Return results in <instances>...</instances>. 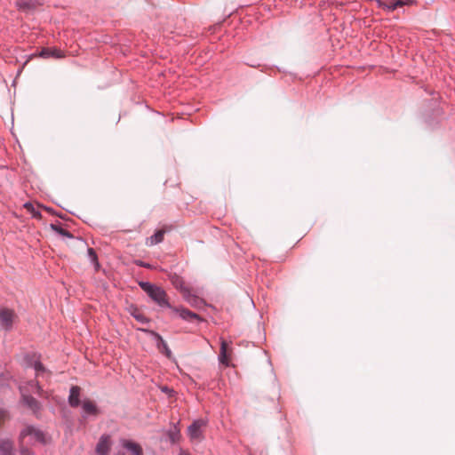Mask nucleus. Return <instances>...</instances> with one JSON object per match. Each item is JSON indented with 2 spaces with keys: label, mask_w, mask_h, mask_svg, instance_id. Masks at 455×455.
Masks as SVG:
<instances>
[{
  "label": "nucleus",
  "mask_w": 455,
  "mask_h": 455,
  "mask_svg": "<svg viewBox=\"0 0 455 455\" xmlns=\"http://www.w3.org/2000/svg\"><path fill=\"white\" fill-rule=\"evenodd\" d=\"M139 286L160 307L172 308L168 301L167 294L162 287L146 281L140 282Z\"/></svg>",
  "instance_id": "1"
},
{
  "label": "nucleus",
  "mask_w": 455,
  "mask_h": 455,
  "mask_svg": "<svg viewBox=\"0 0 455 455\" xmlns=\"http://www.w3.org/2000/svg\"><path fill=\"white\" fill-rule=\"evenodd\" d=\"M19 439L20 443L21 455L30 454V451L28 448L24 447V443H45L44 434L41 430L36 429L32 426L25 427L20 432Z\"/></svg>",
  "instance_id": "2"
},
{
  "label": "nucleus",
  "mask_w": 455,
  "mask_h": 455,
  "mask_svg": "<svg viewBox=\"0 0 455 455\" xmlns=\"http://www.w3.org/2000/svg\"><path fill=\"white\" fill-rule=\"evenodd\" d=\"M17 315L9 308L0 309V329L4 331H10L17 321Z\"/></svg>",
  "instance_id": "3"
},
{
  "label": "nucleus",
  "mask_w": 455,
  "mask_h": 455,
  "mask_svg": "<svg viewBox=\"0 0 455 455\" xmlns=\"http://www.w3.org/2000/svg\"><path fill=\"white\" fill-rule=\"evenodd\" d=\"M180 291L182 292L184 299L192 307H202L204 305V299L192 294L189 289L180 286Z\"/></svg>",
  "instance_id": "4"
},
{
  "label": "nucleus",
  "mask_w": 455,
  "mask_h": 455,
  "mask_svg": "<svg viewBox=\"0 0 455 455\" xmlns=\"http://www.w3.org/2000/svg\"><path fill=\"white\" fill-rule=\"evenodd\" d=\"M171 309L173 312H175L176 314H178L179 316L185 321H188V322H192L195 320H196L198 322L203 321V318L199 315H197L185 307H172V308H171Z\"/></svg>",
  "instance_id": "5"
},
{
  "label": "nucleus",
  "mask_w": 455,
  "mask_h": 455,
  "mask_svg": "<svg viewBox=\"0 0 455 455\" xmlns=\"http://www.w3.org/2000/svg\"><path fill=\"white\" fill-rule=\"evenodd\" d=\"M111 445V438L108 435H102L96 445L98 455H108Z\"/></svg>",
  "instance_id": "6"
},
{
  "label": "nucleus",
  "mask_w": 455,
  "mask_h": 455,
  "mask_svg": "<svg viewBox=\"0 0 455 455\" xmlns=\"http://www.w3.org/2000/svg\"><path fill=\"white\" fill-rule=\"evenodd\" d=\"M120 443L129 455H143L142 448L139 443L128 439H121Z\"/></svg>",
  "instance_id": "7"
},
{
  "label": "nucleus",
  "mask_w": 455,
  "mask_h": 455,
  "mask_svg": "<svg viewBox=\"0 0 455 455\" xmlns=\"http://www.w3.org/2000/svg\"><path fill=\"white\" fill-rule=\"evenodd\" d=\"M100 411L92 401L86 399L82 403V417L84 419L89 416H97Z\"/></svg>",
  "instance_id": "8"
},
{
  "label": "nucleus",
  "mask_w": 455,
  "mask_h": 455,
  "mask_svg": "<svg viewBox=\"0 0 455 455\" xmlns=\"http://www.w3.org/2000/svg\"><path fill=\"white\" fill-rule=\"evenodd\" d=\"M206 426L204 419L195 420L188 428V434L192 440L199 439L201 436V428Z\"/></svg>",
  "instance_id": "9"
},
{
  "label": "nucleus",
  "mask_w": 455,
  "mask_h": 455,
  "mask_svg": "<svg viewBox=\"0 0 455 455\" xmlns=\"http://www.w3.org/2000/svg\"><path fill=\"white\" fill-rule=\"evenodd\" d=\"M81 388L78 386H72L69 389L68 403L71 407L76 408L80 405Z\"/></svg>",
  "instance_id": "10"
},
{
  "label": "nucleus",
  "mask_w": 455,
  "mask_h": 455,
  "mask_svg": "<svg viewBox=\"0 0 455 455\" xmlns=\"http://www.w3.org/2000/svg\"><path fill=\"white\" fill-rule=\"evenodd\" d=\"M20 391H21V395H22V401L23 403L28 407L30 408L31 410H33L34 411H37L39 409H40V404L39 403L37 402V400L36 398H34L33 396L29 395H27L25 392H24V389L23 387H20Z\"/></svg>",
  "instance_id": "11"
},
{
  "label": "nucleus",
  "mask_w": 455,
  "mask_h": 455,
  "mask_svg": "<svg viewBox=\"0 0 455 455\" xmlns=\"http://www.w3.org/2000/svg\"><path fill=\"white\" fill-rule=\"evenodd\" d=\"M405 4L406 3L403 0H388L386 3L379 1V6L388 12H393Z\"/></svg>",
  "instance_id": "12"
},
{
  "label": "nucleus",
  "mask_w": 455,
  "mask_h": 455,
  "mask_svg": "<svg viewBox=\"0 0 455 455\" xmlns=\"http://www.w3.org/2000/svg\"><path fill=\"white\" fill-rule=\"evenodd\" d=\"M150 333L156 338V346H157V348L163 353V354H165L168 357L171 356V354H172V351L171 349L169 348L167 343L165 342V340L156 332L155 331H150Z\"/></svg>",
  "instance_id": "13"
},
{
  "label": "nucleus",
  "mask_w": 455,
  "mask_h": 455,
  "mask_svg": "<svg viewBox=\"0 0 455 455\" xmlns=\"http://www.w3.org/2000/svg\"><path fill=\"white\" fill-rule=\"evenodd\" d=\"M0 455H14L13 443L8 438H0Z\"/></svg>",
  "instance_id": "14"
},
{
  "label": "nucleus",
  "mask_w": 455,
  "mask_h": 455,
  "mask_svg": "<svg viewBox=\"0 0 455 455\" xmlns=\"http://www.w3.org/2000/svg\"><path fill=\"white\" fill-rule=\"evenodd\" d=\"M37 3L34 0H17L16 6L23 12H29L36 7Z\"/></svg>",
  "instance_id": "15"
},
{
  "label": "nucleus",
  "mask_w": 455,
  "mask_h": 455,
  "mask_svg": "<svg viewBox=\"0 0 455 455\" xmlns=\"http://www.w3.org/2000/svg\"><path fill=\"white\" fill-rule=\"evenodd\" d=\"M227 350H228V343L226 342L225 339H221L219 361L220 363H222L226 366H228V359Z\"/></svg>",
  "instance_id": "16"
},
{
  "label": "nucleus",
  "mask_w": 455,
  "mask_h": 455,
  "mask_svg": "<svg viewBox=\"0 0 455 455\" xmlns=\"http://www.w3.org/2000/svg\"><path fill=\"white\" fill-rule=\"evenodd\" d=\"M164 236V230H157L153 235L147 239V245L153 246L163 242Z\"/></svg>",
  "instance_id": "17"
},
{
  "label": "nucleus",
  "mask_w": 455,
  "mask_h": 455,
  "mask_svg": "<svg viewBox=\"0 0 455 455\" xmlns=\"http://www.w3.org/2000/svg\"><path fill=\"white\" fill-rule=\"evenodd\" d=\"M31 366L34 368L36 377H48L50 375V373L46 371L44 366L39 362L38 359H35V361L31 363Z\"/></svg>",
  "instance_id": "18"
},
{
  "label": "nucleus",
  "mask_w": 455,
  "mask_h": 455,
  "mask_svg": "<svg viewBox=\"0 0 455 455\" xmlns=\"http://www.w3.org/2000/svg\"><path fill=\"white\" fill-rule=\"evenodd\" d=\"M40 55L44 58L54 57L56 59H60L64 56L60 50L50 48L43 49Z\"/></svg>",
  "instance_id": "19"
},
{
  "label": "nucleus",
  "mask_w": 455,
  "mask_h": 455,
  "mask_svg": "<svg viewBox=\"0 0 455 455\" xmlns=\"http://www.w3.org/2000/svg\"><path fill=\"white\" fill-rule=\"evenodd\" d=\"M168 437L171 441V443H177L180 438V429L176 425H173L168 431Z\"/></svg>",
  "instance_id": "20"
},
{
  "label": "nucleus",
  "mask_w": 455,
  "mask_h": 455,
  "mask_svg": "<svg viewBox=\"0 0 455 455\" xmlns=\"http://www.w3.org/2000/svg\"><path fill=\"white\" fill-rule=\"evenodd\" d=\"M87 254H88L89 259L94 265L96 270H98L100 267V263L98 261V257H97L95 251L92 248H89L87 250Z\"/></svg>",
  "instance_id": "21"
},
{
  "label": "nucleus",
  "mask_w": 455,
  "mask_h": 455,
  "mask_svg": "<svg viewBox=\"0 0 455 455\" xmlns=\"http://www.w3.org/2000/svg\"><path fill=\"white\" fill-rule=\"evenodd\" d=\"M51 228L52 229H53L56 233L60 234V235L62 236H66V237H73V235L70 234L69 231L64 229L60 225H57V224H52L51 225Z\"/></svg>",
  "instance_id": "22"
},
{
  "label": "nucleus",
  "mask_w": 455,
  "mask_h": 455,
  "mask_svg": "<svg viewBox=\"0 0 455 455\" xmlns=\"http://www.w3.org/2000/svg\"><path fill=\"white\" fill-rule=\"evenodd\" d=\"M25 390V387H23ZM27 391H31L36 394H40L41 387L38 385V382L36 380H31L28 383V387H26Z\"/></svg>",
  "instance_id": "23"
},
{
  "label": "nucleus",
  "mask_w": 455,
  "mask_h": 455,
  "mask_svg": "<svg viewBox=\"0 0 455 455\" xmlns=\"http://www.w3.org/2000/svg\"><path fill=\"white\" fill-rule=\"evenodd\" d=\"M24 207H25L28 211H29V212L33 214V216H34V217L40 216V212H36L35 207L33 206V204H30V203H26V204H24Z\"/></svg>",
  "instance_id": "24"
},
{
  "label": "nucleus",
  "mask_w": 455,
  "mask_h": 455,
  "mask_svg": "<svg viewBox=\"0 0 455 455\" xmlns=\"http://www.w3.org/2000/svg\"><path fill=\"white\" fill-rule=\"evenodd\" d=\"M9 419V413L4 409H0V426Z\"/></svg>",
  "instance_id": "25"
},
{
  "label": "nucleus",
  "mask_w": 455,
  "mask_h": 455,
  "mask_svg": "<svg viewBox=\"0 0 455 455\" xmlns=\"http://www.w3.org/2000/svg\"><path fill=\"white\" fill-rule=\"evenodd\" d=\"M134 317L140 323H145L147 321L146 317L142 315H135Z\"/></svg>",
  "instance_id": "26"
},
{
  "label": "nucleus",
  "mask_w": 455,
  "mask_h": 455,
  "mask_svg": "<svg viewBox=\"0 0 455 455\" xmlns=\"http://www.w3.org/2000/svg\"><path fill=\"white\" fill-rule=\"evenodd\" d=\"M136 264L138 266H140V267H142L150 268V265L148 263H145V262L140 261V260L137 261Z\"/></svg>",
  "instance_id": "27"
},
{
  "label": "nucleus",
  "mask_w": 455,
  "mask_h": 455,
  "mask_svg": "<svg viewBox=\"0 0 455 455\" xmlns=\"http://www.w3.org/2000/svg\"><path fill=\"white\" fill-rule=\"evenodd\" d=\"M179 455H190L189 453L181 451Z\"/></svg>",
  "instance_id": "28"
}]
</instances>
